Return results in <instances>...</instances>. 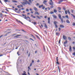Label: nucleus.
Masks as SVG:
<instances>
[{
  "label": "nucleus",
  "instance_id": "obj_1",
  "mask_svg": "<svg viewBox=\"0 0 75 75\" xmlns=\"http://www.w3.org/2000/svg\"><path fill=\"white\" fill-rule=\"evenodd\" d=\"M22 16L23 17H24V18H25V19H26V20H27V19L28 18H29V19H30V18L29 17H27L26 16V15H24V14H22Z\"/></svg>",
  "mask_w": 75,
  "mask_h": 75
},
{
  "label": "nucleus",
  "instance_id": "obj_2",
  "mask_svg": "<svg viewBox=\"0 0 75 75\" xmlns=\"http://www.w3.org/2000/svg\"><path fill=\"white\" fill-rule=\"evenodd\" d=\"M47 2V1L46 0H44L43 1V4H44L46 6H47V5H48V4H47V3H46Z\"/></svg>",
  "mask_w": 75,
  "mask_h": 75
},
{
  "label": "nucleus",
  "instance_id": "obj_3",
  "mask_svg": "<svg viewBox=\"0 0 75 75\" xmlns=\"http://www.w3.org/2000/svg\"><path fill=\"white\" fill-rule=\"evenodd\" d=\"M56 64H58V65H59V62H58V57H56Z\"/></svg>",
  "mask_w": 75,
  "mask_h": 75
},
{
  "label": "nucleus",
  "instance_id": "obj_4",
  "mask_svg": "<svg viewBox=\"0 0 75 75\" xmlns=\"http://www.w3.org/2000/svg\"><path fill=\"white\" fill-rule=\"evenodd\" d=\"M51 20V19H50V18L49 17L48 18V23L49 24H50V20Z\"/></svg>",
  "mask_w": 75,
  "mask_h": 75
},
{
  "label": "nucleus",
  "instance_id": "obj_5",
  "mask_svg": "<svg viewBox=\"0 0 75 75\" xmlns=\"http://www.w3.org/2000/svg\"><path fill=\"white\" fill-rule=\"evenodd\" d=\"M25 1H24L23 2V5H25V4L27 5V0H25Z\"/></svg>",
  "mask_w": 75,
  "mask_h": 75
},
{
  "label": "nucleus",
  "instance_id": "obj_6",
  "mask_svg": "<svg viewBox=\"0 0 75 75\" xmlns=\"http://www.w3.org/2000/svg\"><path fill=\"white\" fill-rule=\"evenodd\" d=\"M63 38L64 40H67V37H66V36L64 35L63 36Z\"/></svg>",
  "mask_w": 75,
  "mask_h": 75
},
{
  "label": "nucleus",
  "instance_id": "obj_7",
  "mask_svg": "<svg viewBox=\"0 0 75 75\" xmlns=\"http://www.w3.org/2000/svg\"><path fill=\"white\" fill-rule=\"evenodd\" d=\"M50 5H52V4H53V2H52V0H50Z\"/></svg>",
  "mask_w": 75,
  "mask_h": 75
},
{
  "label": "nucleus",
  "instance_id": "obj_8",
  "mask_svg": "<svg viewBox=\"0 0 75 75\" xmlns=\"http://www.w3.org/2000/svg\"><path fill=\"white\" fill-rule=\"evenodd\" d=\"M72 48L71 47V46H69V51H70V52H71L72 51Z\"/></svg>",
  "mask_w": 75,
  "mask_h": 75
},
{
  "label": "nucleus",
  "instance_id": "obj_9",
  "mask_svg": "<svg viewBox=\"0 0 75 75\" xmlns=\"http://www.w3.org/2000/svg\"><path fill=\"white\" fill-rule=\"evenodd\" d=\"M34 9L35 11H38V9H37V8H36V7H34Z\"/></svg>",
  "mask_w": 75,
  "mask_h": 75
},
{
  "label": "nucleus",
  "instance_id": "obj_10",
  "mask_svg": "<svg viewBox=\"0 0 75 75\" xmlns=\"http://www.w3.org/2000/svg\"><path fill=\"white\" fill-rule=\"evenodd\" d=\"M63 1V0H60L58 2L59 4H60L61 3V2H62Z\"/></svg>",
  "mask_w": 75,
  "mask_h": 75
},
{
  "label": "nucleus",
  "instance_id": "obj_11",
  "mask_svg": "<svg viewBox=\"0 0 75 75\" xmlns=\"http://www.w3.org/2000/svg\"><path fill=\"white\" fill-rule=\"evenodd\" d=\"M52 16L54 18H57V16H55V15H53Z\"/></svg>",
  "mask_w": 75,
  "mask_h": 75
},
{
  "label": "nucleus",
  "instance_id": "obj_12",
  "mask_svg": "<svg viewBox=\"0 0 75 75\" xmlns=\"http://www.w3.org/2000/svg\"><path fill=\"white\" fill-rule=\"evenodd\" d=\"M60 19L61 20V21L62 23H64V21H63V18H61Z\"/></svg>",
  "mask_w": 75,
  "mask_h": 75
},
{
  "label": "nucleus",
  "instance_id": "obj_13",
  "mask_svg": "<svg viewBox=\"0 0 75 75\" xmlns=\"http://www.w3.org/2000/svg\"><path fill=\"white\" fill-rule=\"evenodd\" d=\"M60 27H61V28H64V26L63 25H60Z\"/></svg>",
  "mask_w": 75,
  "mask_h": 75
},
{
  "label": "nucleus",
  "instance_id": "obj_14",
  "mask_svg": "<svg viewBox=\"0 0 75 75\" xmlns=\"http://www.w3.org/2000/svg\"><path fill=\"white\" fill-rule=\"evenodd\" d=\"M66 22L67 23H68V24L70 23V21H69V20H67L66 21Z\"/></svg>",
  "mask_w": 75,
  "mask_h": 75
},
{
  "label": "nucleus",
  "instance_id": "obj_15",
  "mask_svg": "<svg viewBox=\"0 0 75 75\" xmlns=\"http://www.w3.org/2000/svg\"><path fill=\"white\" fill-rule=\"evenodd\" d=\"M59 17L60 19L62 18H61V14H59Z\"/></svg>",
  "mask_w": 75,
  "mask_h": 75
},
{
  "label": "nucleus",
  "instance_id": "obj_16",
  "mask_svg": "<svg viewBox=\"0 0 75 75\" xmlns=\"http://www.w3.org/2000/svg\"><path fill=\"white\" fill-rule=\"evenodd\" d=\"M43 6V5H40L39 6V8H41Z\"/></svg>",
  "mask_w": 75,
  "mask_h": 75
},
{
  "label": "nucleus",
  "instance_id": "obj_17",
  "mask_svg": "<svg viewBox=\"0 0 75 75\" xmlns=\"http://www.w3.org/2000/svg\"><path fill=\"white\" fill-rule=\"evenodd\" d=\"M45 27L46 28H47V25L46 23L45 24Z\"/></svg>",
  "mask_w": 75,
  "mask_h": 75
},
{
  "label": "nucleus",
  "instance_id": "obj_18",
  "mask_svg": "<svg viewBox=\"0 0 75 75\" xmlns=\"http://www.w3.org/2000/svg\"><path fill=\"white\" fill-rule=\"evenodd\" d=\"M12 2H14V3H17V1H16L15 0L12 1Z\"/></svg>",
  "mask_w": 75,
  "mask_h": 75
},
{
  "label": "nucleus",
  "instance_id": "obj_19",
  "mask_svg": "<svg viewBox=\"0 0 75 75\" xmlns=\"http://www.w3.org/2000/svg\"><path fill=\"white\" fill-rule=\"evenodd\" d=\"M35 35L36 37H37V38H38V39H40V37H39V36H38L37 35Z\"/></svg>",
  "mask_w": 75,
  "mask_h": 75
},
{
  "label": "nucleus",
  "instance_id": "obj_20",
  "mask_svg": "<svg viewBox=\"0 0 75 75\" xmlns=\"http://www.w3.org/2000/svg\"><path fill=\"white\" fill-rule=\"evenodd\" d=\"M67 11L69 14H71V13H70L69 11V9H68Z\"/></svg>",
  "mask_w": 75,
  "mask_h": 75
},
{
  "label": "nucleus",
  "instance_id": "obj_21",
  "mask_svg": "<svg viewBox=\"0 0 75 75\" xmlns=\"http://www.w3.org/2000/svg\"><path fill=\"white\" fill-rule=\"evenodd\" d=\"M3 17V14L2 13H0V17L1 18Z\"/></svg>",
  "mask_w": 75,
  "mask_h": 75
},
{
  "label": "nucleus",
  "instance_id": "obj_22",
  "mask_svg": "<svg viewBox=\"0 0 75 75\" xmlns=\"http://www.w3.org/2000/svg\"><path fill=\"white\" fill-rule=\"evenodd\" d=\"M54 13H57V10L56 9H54Z\"/></svg>",
  "mask_w": 75,
  "mask_h": 75
},
{
  "label": "nucleus",
  "instance_id": "obj_23",
  "mask_svg": "<svg viewBox=\"0 0 75 75\" xmlns=\"http://www.w3.org/2000/svg\"><path fill=\"white\" fill-rule=\"evenodd\" d=\"M57 22L55 21H54V25H57Z\"/></svg>",
  "mask_w": 75,
  "mask_h": 75
},
{
  "label": "nucleus",
  "instance_id": "obj_24",
  "mask_svg": "<svg viewBox=\"0 0 75 75\" xmlns=\"http://www.w3.org/2000/svg\"><path fill=\"white\" fill-rule=\"evenodd\" d=\"M67 40H66V41L65 42H64V44L65 45V44H67Z\"/></svg>",
  "mask_w": 75,
  "mask_h": 75
},
{
  "label": "nucleus",
  "instance_id": "obj_25",
  "mask_svg": "<svg viewBox=\"0 0 75 75\" xmlns=\"http://www.w3.org/2000/svg\"><path fill=\"white\" fill-rule=\"evenodd\" d=\"M71 15L72 16H73V17H74V18H75V16L73 14H71Z\"/></svg>",
  "mask_w": 75,
  "mask_h": 75
},
{
  "label": "nucleus",
  "instance_id": "obj_26",
  "mask_svg": "<svg viewBox=\"0 0 75 75\" xmlns=\"http://www.w3.org/2000/svg\"><path fill=\"white\" fill-rule=\"evenodd\" d=\"M17 7L18 8H20V5L18 6Z\"/></svg>",
  "mask_w": 75,
  "mask_h": 75
},
{
  "label": "nucleus",
  "instance_id": "obj_27",
  "mask_svg": "<svg viewBox=\"0 0 75 75\" xmlns=\"http://www.w3.org/2000/svg\"><path fill=\"white\" fill-rule=\"evenodd\" d=\"M65 13L66 14H67L68 13V12L67 11H65Z\"/></svg>",
  "mask_w": 75,
  "mask_h": 75
},
{
  "label": "nucleus",
  "instance_id": "obj_28",
  "mask_svg": "<svg viewBox=\"0 0 75 75\" xmlns=\"http://www.w3.org/2000/svg\"><path fill=\"white\" fill-rule=\"evenodd\" d=\"M36 17H37V18H39V19H41V18H40V17H39V16H36Z\"/></svg>",
  "mask_w": 75,
  "mask_h": 75
},
{
  "label": "nucleus",
  "instance_id": "obj_29",
  "mask_svg": "<svg viewBox=\"0 0 75 75\" xmlns=\"http://www.w3.org/2000/svg\"><path fill=\"white\" fill-rule=\"evenodd\" d=\"M25 41H26V44H28V43H29V42H28V41L25 40Z\"/></svg>",
  "mask_w": 75,
  "mask_h": 75
},
{
  "label": "nucleus",
  "instance_id": "obj_30",
  "mask_svg": "<svg viewBox=\"0 0 75 75\" xmlns=\"http://www.w3.org/2000/svg\"><path fill=\"white\" fill-rule=\"evenodd\" d=\"M65 17H66V18H69V17L68 16L66 15V16Z\"/></svg>",
  "mask_w": 75,
  "mask_h": 75
},
{
  "label": "nucleus",
  "instance_id": "obj_31",
  "mask_svg": "<svg viewBox=\"0 0 75 75\" xmlns=\"http://www.w3.org/2000/svg\"><path fill=\"white\" fill-rule=\"evenodd\" d=\"M54 13L53 11H51L50 12V14H54Z\"/></svg>",
  "mask_w": 75,
  "mask_h": 75
},
{
  "label": "nucleus",
  "instance_id": "obj_32",
  "mask_svg": "<svg viewBox=\"0 0 75 75\" xmlns=\"http://www.w3.org/2000/svg\"><path fill=\"white\" fill-rule=\"evenodd\" d=\"M4 1L5 3H6L8 2V0H4Z\"/></svg>",
  "mask_w": 75,
  "mask_h": 75
},
{
  "label": "nucleus",
  "instance_id": "obj_33",
  "mask_svg": "<svg viewBox=\"0 0 75 75\" xmlns=\"http://www.w3.org/2000/svg\"><path fill=\"white\" fill-rule=\"evenodd\" d=\"M30 40H32V41H34V40H33V39L31 38H30Z\"/></svg>",
  "mask_w": 75,
  "mask_h": 75
},
{
  "label": "nucleus",
  "instance_id": "obj_34",
  "mask_svg": "<svg viewBox=\"0 0 75 75\" xmlns=\"http://www.w3.org/2000/svg\"><path fill=\"white\" fill-rule=\"evenodd\" d=\"M26 11H27L28 12V11H29V10L28 9H26Z\"/></svg>",
  "mask_w": 75,
  "mask_h": 75
},
{
  "label": "nucleus",
  "instance_id": "obj_35",
  "mask_svg": "<svg viewBox=\"0 0 75 75\" xmlns=\"http://www.w3.org/2000/svg\"><path fill=\"white\" fill-rule=\"evenodd\" d=\"M55 25V27L56 28H58V26L57 25Z\"/></svg>",
  "mask_w": 75,
  "mask_h": 75
},
{
  "label": "nucleus",
  "instance_id": "obj_36",
  "mask_svg": "<svg viewBox=\"0 0 75 75\" xmlns=\"http://www.w3.org/2000/svg\"><path fill=\"white\" fill-rule=\"evenodd\" d=\"M68 39L69 40H70V41H71V38L69 37H68Z\"/></svg>",
  "mask_w": 75,
  "mask_h": 75
},
{
  "label": "nucleus",
  "instance_id": "obj_37",
  "mask_svg": "<svg viewBox=\"0 0 75 75\" xmlns=\"http://www.w3.org/2000/svg\"><path fill=\"white\" fill-rule=\"evenodd\" d=\"M59 34V33H56V35H58Z\"/></svg>",
  "mask_w": 75,
  "mask_h": 75
},
{
  "label": "nucleus",
  "instance_id": "obj_38",
  "mask_svg": "<svg viewBox=\"0 0 75 75\" xmlns=\"http://www.w3.org/2000/svg\"><path fill=\"white\" fill-rule=\"evenodd\" d=\"M59 10H61V7H59L58 8Z\"/></svg>",
  "mask_w": 75,
  "mask_h": 75
},
{
  "label": "nucleus",
  "instance_id": "obj_39",
  "mask_svg": "<svg viewBox=\"0 0 75 75\" xmlns=\"http://www.w3.org/2000/svg\"><path fill=\"white\" fill-rule=\"evenodd\" d=\"M29 1L30 2V4H31V0H29Z\"/></svg>",
  "mask_w": 75,
  "mask_h": 75
},
{
  "label": "nucleus",
  "instance_id": "obj_40",
  "mask_svg": "<svg viewBox=\"0 0 75 75\" xmlns=\"http://www.w3.org/2000/svg\"><path fill=\"white\" fill-rule=\"evenodd\" d=\"M73 25L75 26V23H73Z\"/></svg>",
  "mask_w": 75,
  "mask_h": 75
},
{
  "label": "nucleus",
  "instance_id": "obj_41",
  "mask_svg": "<svg viewBox=\"0 0 75 75\" xmlns=\"http://www.w3.org/2000/svg\"><path fill=\"white\" fill-rule=\"evenodd\" d=\"M27 3H28V4H29V5H30V2H28V1H27Z\"/></svg>",
  "mask_w": 75,
  "mask_h": 75
},
{
  "label": "nucleus",
  "instance_id": "obj_42",
  "mask_svg": "<svg viewBox=\"0 0 75 75\" xmlns=\"http://www.w3.org/2000/svg\"><path fill=\"white\" fill-rule=\"evenodd\" d=\"M44 8H45V7L43 6H42V9H44Z\"/></svg>",
  "mask_w": 75,
  "mask_h": 75
},
{
  "label": "nucleus",
  "instance_id": "obj_43",
  "mask_svg": "<svg viewBox=\"0 0 75 75\" xmlns=\"http://www.w3.org/2000/svg\"><path fill=\"white\" fill-rule=\"evenodd\" d=\"M30 53H29L28 54V57H30Z\"/></svg>",
  "mask_w": 75,
  "mask_h": 75
},
{
  "label": "nucleus",
  "instance_id": "obj_44",
  "mask_svg": "<svg viewBox=\"0 0 75 75\" xmlns=\"http://www.w3.org/2000/svg\"><path fill=\"white\" fill-rule=\"evenodd\" d=\"M28 69H29V70H31V68H30V67H28Z\"/></svg>",
  "mask_w": 75,
  "mask_h": 75
},
{
  "label": "nucleus",
  "instance_id": "obj_45",
  "mask_svg": "<svg viewBox=\"0 0 75 75\" xmlns=\"http://www.w3.org/2000/svg\"><path fill=\"white\" fill-rule=\"evenodd\" d=\"M63 9L64 10H66V9L65 8V7H63Z\"/></svg>",
  "mask_w": 75,
  "mask_h": 75
},
{
  "label": "nucleus",
  "instance_id": "obj_46",
  "mask_svg": "<svg viewBox=\"0 0 75 75\" xmlns=\"http://www.w3.org/2000/svg\"><path fill=\"white\" fill-rule=\"evenodd\" d=\"M33 24H34V25H35V24H36V22H34L33 23Z\"/></svg>",
  "mask_w": 75,
  "mask_h": 75
},
{
  "label": "nucleus",
  "instance_id": "obj_47",
  "mask_svg": "<svg viewBox=\"0 0 75 75\" xmlns=\"http://www.w3.org/2000/svg\"><path fill=\"white\" fill-rule=\"evenodd\" d=\"M29 10H30V11H33V9L31 8H30Z\"/></svg>",
  "mask_w": 75,
  "mask_h": 75
},
{
  "label": "nucleus",
  "instance_id": "obj_48",
  "mask_svg": "<svg viewBox=\"0 0 75 75\" xmlns=\"http://www.w3.org/2000/svg\"><path fill=\"white\" fill-rule=\"evenodd\" d=\"M38 13V12H35V14H37V13Z\"/></svg>",
  "mask_w": 75,
  "mask_h": 75
},
{
  "label": "nucleus",
  "instance_id": "obj_49",
  "mask_svg": "<svg viewBox=\"0 0 75 75\" xmlns=\"http://www.w3.org/2000/svg\"><path fill=\"white\" fill-rule=\"evenodd\" d=\"M62 17L63 18H65V17L64 16H62Z\"/></svg>",
  "mask_w": 75,
  "mask_h": 75
},
{
  "label": "nucleus",
  "instance_id": "obj_50",
  "mask_svg": "<svg viewBox=\"0 0 75 75\" xmlns=\"http://www.w3.org/2000/svg\"><path fill=\"white\" fill-rule=\"evenodd\" d=\"M59 31H61V28H59Z\"/></svg>",
  "mask_w": 75,
  "mask_h": 75
},
{
  "label": "nucleus",
  "instance_id": "obj_51",
  "mask_svg": "<svg viewBox=\"0 0 75 75\" xmlns=\"http://www.w3.org/2000/svg\"><path fill=\"white\" fill-rule=\"evenodd\" d=\"M19 53V52H17V54H18V55L19 56V55H20V54H18Z\"/></svg>",
  "mask_w": 75,
  "mask_h": 75
},
{
  "label": "nucleus",
  "instance_id": "obj_52",
  "mask_svg": "<svg viewBox=\"0 0 75 75\" xmlns=\"http://www.w3.org/2000/svg\"><path fill=\"white\" fill-rule=\"evenodd\" d=\"M3 35H1V36H0V38H1V37H3Z\"/></svg>",
  "mask_w": 75,
  "mask_h": 75
},
{
  "label": "nucleus",
  "instance_id": "obj_53",
  "mask_svg": "<svg viewBox=\"0 0 75 75\" xmlns=\"http://www.w3.org/2000/svg\"><path fill=\"white\" fill-rule=\"evenodd\" d=\"M31 66H32V63H31L30 65V67H31Z\"/></svg>",
  "mask_w": 75,
  "mask_h": 75
},
{
  "label": "nucleus",
  "instance_id": "obj_54",
  "mask_svg": "<svg viewBox=\"0 0 75 75\" xmlns=\"http://www.w3.org/2000/svg\"><path fill=\"white\" fill-rule=\"evenodd\" d=\"M47 9H48V10H50V8L49 7H48Z\"/></svg>",
  "mask_w": 75,
  "mask_h": 75
},
{
  "label": "nucleus",
  "instance_id": "obj_55",
  "mask_svg": "<svg viewBox=\"0 0 75 75\" xmlns=\"http://www.w3.org/2000/svg\"><path fill=\"white\" fill-rule=\"evenodd\" d=\"M44 32L45 33H46V34H47V31H46V30L44 31Z\"/></svg>",
  "mask_w": 75,
  "mask_h": 75
},
{
  "label": "nucleus",
  "instance_id": "obj_56",
  "mask_svg": "<svg viewBox=\"0 0 75 75\" xmlns=\"http://www.w3.org/2000/svg\"><path fill=\"white\" fill-rule=\"evenodd\" d=\"M39 5H40V4H38V3H37V4H36V5H37V6H39Z\"/></svg>",
  "mask_w": 75,
  "mask_h": 75
},
{
  "label": "nucleus",
  "instance_id": "obj_57",
  "mask_svg": "<svg viewBox=\"0 0 75 75\" xmlns=\"http://www.w3.org/2000/svg\"><path fill=\"white\" fill-rule=\"evenodd\" d=\"M16 35L17 36H20V35Z\"/></svg>",
  "mask_w": 75,
  "mask_h": 75
},
{
  "label": "nucleus",
  "instance_id": "obj_58",
  "mask_svg": "<svg viewBox=\"0 0 75 75\" xmlns=\"http://www.w3.org/2000/svg\"><path fill=\"white\" fill-rule=\"evenodd\" d=\"M31 35L33 37V38H35V37H34V36L33 35Z\"/></svg>",
  "mask_w": 75,
  "mask_h": 75
},
{
  "label": "nucleus",
  "instance_id": "obj_59",
  "mask_svg": "<svg viewBox=\"0 0 75 75\" xmlns=\"http://www.w3.org/2000/svg\"><path fill=\"white\" fill-rule=\"evenodd\" d=\"M47 16H45V18H47Z\"/></svg>",
  "mask_w": 75,
  "mask_h": 75
},
{
  "label": "nucleus",
  "instance_id": "obj_60",
  "mask_svg": "<svg viewBox=\"0 0 75 75\" xmlns=\"http://www.w3.org/2000/svg\"><path fill=\"white\" fill-rule=\"evenodd\" d=\"M15 10H18V9L16 8H15Z\"/></svg>",
  "mask_w": 75,
  "mask_h": 75
},
{
  "label": "nucleus",
  "instance_id": "obj_61",
  "mask_svg": "<svg viewBox=\"0 0 75 75\" xmlns=\"http://www.w3.org/2000/svg\"><path fill=\"white\" fill-rule=\"evenodd\" d=\"M18 22L19 23H21V22L20 21H18Z\"/></svg>",
  "mask_w": 75,
  "mask_h": 75
},
{
  "label": "nucleus",
  "instance_id": "obj_62",
  "mask_svg": "<svg viewBox=\"0 0 75 75\" xmlns=\"http://www.w3.org/2000/svg\"><path fill=\"white\" fill-rule=\"evenodd\" d=\"M61 42V40H59V44H60V42Z\"/></svg>",
  "mask_w": 75,
  "mask_h": 75
},
{
  "label": "nucleus",
  "instance_id": "obj_63",
  "mask_svg": "<svg viewBox=\"0 0 75 75\" xmlns=\"http://www.w3.org/2000/svg\"><path fill=\"white\" fill-rule=\"evenodd\" d=\"M71 13H74V11H73V10H71Z\"/></svg>",
  "mask_w": 75,
  "mask_h": 75
},
{
  "label": "nucleus",
  "instance_id": "obj_64",
  "mask_svg": "<svg viewBox=\"0 0 75 75\" xmlns=\"http://www.w3.org/2000/svg\"><path fill=\"white\" fill-rule=\"evenodd\" d=\"M34 61L33 60L32 61V63H34Z\"/></svg>",
  "mask_w": 75,
  "mask_h": 75
}]
</instances>
